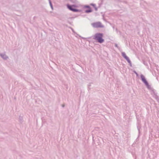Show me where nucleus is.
<instances>
[{
	"label": "nucleus",
	"mask_w": 159,
	"mask_h": 159,
	"mask_svg": "<svg viewBox=\"0 0 159 159\" xmlns=\"http://www.w3.org/2000/svg\"><path fill=\"white\" fill-rule=\"evenodd\" d=\"M115 45V46L116 47H117V45L116 44Z\"/></svg>",
	"instance_id": "nucleus-14"
},
{
	"label": "nucleus",
	"mask_w": 159,
	"mask_h": 159,
	"mask_svg": "<svg viewBox=\"0 0 159 159\" xmlns=\"http://www.w3.org/2000/svg\"><path fill=\"white\" fill-rule=\"evenodd\" d=\"M95 9L96 11H97V8L96 7L95 8Z\"/></svg>",
	"instance_id": "nucleus-15"
},
{
	"label": "nucleus",
	"mask_w": 159,
	"mask_h": 159,
	"mask_svg": "<svg viewBox=\"0 0 159 159\" xmlns=\"http://www.w3.org/2000/svg\"><path fill=\"white\" fill-rule=\"evenodd\" d=\"M67 7L68 9L70 10L71 11L74 12H77L79 11V10L73 8V7H75V5H73L72 6L68 4L67 5Z\"/></svg>",
	"instance_id": "nucleus-3"
},
{
	"label": "nucleus",
	"mask_w": 159,
	"mask_h": 159,
	"mask_svg": "<svg viewBox=\"0 0 159 159\" xmlns=\"http://www.w3.org/2000/svg\"><path fill=\"white\" fill-rule=\"evenodd\" d=\"M125 58L127 61L130 64H131V61L128 57L127 56Z\"/></svg>",
	"instance_id": "nucleus-7"
},
{
	"label": "nucleus",
	"mask_w": 159,
	"mask_h": 159,
	"mask_svg": "<svg viewBox=\"0 0 159 159\" xmlns=\"http://www.w3.org/2000/svg\"><path fill=\"white\" fill-rule=\"evenodd\" d=\"M93 6L94 7V6H95V5L94 4H92Z\"/></svg>",
	"instance_id": "nucleus-13"
},
{
	"label": "nucleus",
	"mask_w": 159,
	"mask_h": 159,
	"mask_svg": "<svg viewBox=\"0 0 159 159\" xmlns=\"http://www.w3.org/2000/svg\"><path fill=\"white\" fill-rule=\"evenodd\" d=\"M103 36L102 33H97L94 35L93 39L97 40L98 43H102L104 42V40L102 39Z\"/></svg>",
	"instance_id": "nucleus-1"
},
{
	"label": "nucleus",
	"mask_w": 159,
	"mask_h": 159,
	"mask_svg": "<svg viewBox=\"0 0 159 159\" xmlns=\"http://www.w3.org/2000/svg\"><path fill=\"white\" fill-rule=\"evenodd\" d=\"M71 30H72V31H73V32H74V30H73V29H71Z\"/></svg>",
	"instance_id": "nucleus-12"
},
{
	"label": "nucleus",
	"mask_w": 159,
	"mask_h": 159,
	"mask_svg": "<svg viewBox=\"0 0 159 159\" xmlns=\"http://www.w3.org/2000/svg\"><path fill=\"white\" fill-rule=\"evenodd\" d=\"M92 12V10H88L85 11V12L87 13L90 12Z\"/></svg>",
	"instance_id": "nucleus-9"
},
{
	"label": "nucleus",
	"mask_w": 159,
	"mask_h": 159,
	"mask_svg": "<svg viewBox=\"0 0 159 159\" xmlns=\"http://www.w3.org/2000/svg\"><path fill=\"white\" fill-rule=\"evenodd\" d=\"M91 25L93 27L95 28H102L103 27V26L99 22L92 23L91 24Z\"/></svg>",
	"instance_id": "nucleus-2"
},
{
	"label": "nucleus",
	"mask_w": 159,
	"mask_h": 159,
	"mask_svg": "<svg viewBox=\"0 0 159 159\" xmlns=\"http://www.w3.org/2000/svg\"><path fill=\"white\" fill-rule=\"evenodd\" d=\"M122 56L124 58H125V57H127L125 53V52H122Z\"/></svg>",
	"instance_id": "nucleus-8"
},
{
	"label": "nucleus",
	"mask_w": 159,
	"mask_h": 159,
	"mask_svg": "<svg viewBox=\"0 0 159 159\" xmlns=\"http://www.w3.org/2000/svg\"><path fill=\"white\" fill-rule=\"evenodd\" d=\"M86 7L87 8H89V6H86Z\"/></svg>",
	"instance_id": "nucleus-11"
},
{
	"label": "nucleus",
	"mask_w": 159,
	"mask_h": 159,
	"mask_svg": "<svg viewBox=\"0 0 159 159\" xmlns=\"http://www.w3.org/2000/svg\"><path fill=\"white\" fill-rule=\"evenodd\" d=\"M135 73L137 75V73H136V72H135Z\"/></svg>",
	"instance_id": "nucleus-16"
},
{
	"label": "nucleus",
	"mask_w": 159,
	"mask_h": 159,
	"mask_svg": "<svg viewBox=\"0 0 159 159\" xmlns=\"http://www.w3.org/2000/svg\"><path fill=\"white\" fill-rule=\"evenodd\" d=\"M151 94L154 98H155L158 101H159V97L157 96V93H155V92L154 91H153L152 92Z\"/></svg>",
	"instance_id": "nucleus-5"
},
{
	"label": "nucleus",
	"mask_w": 159,
	"mask_h": 159,
	"mask_svg": "<svg viewBox=\"0 0 159 159\" xmlns=\"http://www.w3.org/2000/svg\"><path fill=\"white\" fill-rule=\"evenodd\" d=\"M0 56L5 60H7L8 58V57L4 53L0 54Z\"/></svg>",
	"instance_id": "nucleus-6"
},
{
	"label": "nucleus",
	"mask_w": 159,
	"mask_h": 159,
	"mask_svg": "<svg viewBox=\"0 0 159 159\" xmlns=\"http://www.w3.org/2000/svg\"><path fill=\"white\" fill-rule=\"evenodd\" d=\"M140 76L142 81L145 84V85L148 88L149 86L144 76L143 75H141Z\"/></svg>",
	"instance_id": "nucleus-4"
},
{
	"label": "nucleus",
	"mask_w": 159,
	"mask_h": 159,
	"mask_svg": "<svg viewBox=\"0 0 159 159\" xmlns=\"http://www.w3.org/2000/svg\"><path fill=\"white\" fill-rule=\"evenodd\" d=\"M49 4H50L51 7L52 8V4L51 3V2L50 0H49Z\"/></svg>",
	"instance_id": "nucleus-10"
}]
</instances>
